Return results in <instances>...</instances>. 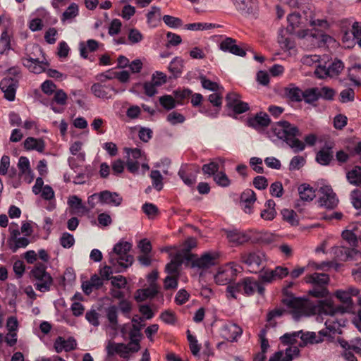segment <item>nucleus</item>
Wrapping results in <instances>:
<instances>
[{
	"label": "nucleus",
	"mask_w": 361,
	"mask_h": 361,
	"mask_svg": "<svg viewBox=\"0 0 361 361\" xmlns=\"http://www.w3.org/2000/svg\"><path fill=\"white\" fill-rule=\"evenodd\" d=\"M329 61V56L327 55H324L320 63H319L317 68L314 71V75L319 78H324L326 77H329V73L328 71L327 63Z\"/></svg>",
	"instance_id": "c9c22d12"
},
{
	"label": "nucleus",
	"mask_w": 361,
	"mask_h": 361,
	"mask_svg": "<svg viewBox=\"0 0 361 361\" xmlns=\"http://www.w3.org/2000/svg\"><path fill=\"white\" fill-rule=\"evenodd\" d=\"M92 92L97 97L108 98V93L104 89V86L99 83H94L91 87Z\"/></svg>",
	"instance_id": "338daca9"
},
{
	"label": "nucleus",
	"mask_w": 361,
	"mask_h": 361,
	"mask_svg": "<svg viewBox=\"0 0 361 361\" xmlns=\"http://www.w3.org/2000/svg\"><path fill=\"white\" fill-rule=\"evenodd\" d=\"M300 197L303 201L310 202L315 197V190L309 184L302 183L298 188Z\"/></svg>",
	"instance_id": "7c9ffc66"
},
{
	"label": "nucleus",
	"mask_w": 361,
	"mask_h": 361,
	"mask_svg": "<svg viewBox=\"0 0 361 361\" xmlns=\"http://www.w3.org/2000/svg\"><path fill=\"white\" fill-rule=\"evenodd\" d=\"M183 68V61L180 58H174L168 67L169 71L174 78H178L182 73Z\"/></svg>",
	"instance_id": "e433bc0d"
},
{
	"label": "nucleus",
	"mask_w": 361,
	"mask_h": 361,
	"mask_svg": "<svg viewBox=\"0 0 361 361\" xmlns=\"http://www.w3.org/2000/svg\"><path fill=\"white\" fill-rule=\"evenodd\" d=\"M150 177L153 187L158 191L163 188V176L158 170L151 171Z\"/></svg>",
	"instance_id": "09e8293b"
},
{
	"label": "nucleus",
	"mask_w": 361,
	"mask_h": 361,
	"mask_svg": "<svg viewBox=\"0 0 361 361\" xmlns=\"http://www.w3.org/2000/svg\"><path fill=\"white\" fill-rule=\"evenodd\" d=\"M76 340L72 336L67 339L62 336H58L54 343V350L58 353H61L63 350L66 352L73 350L76 348Z\"/></svg>",
	"instance_id": "5701e85b"
},
{
	"label": "nucleus",
	"mask_w": 361,
	"mask_h": 361,
	"mask_svg": "<svg viewBox=\"0 0 361 361\" xmlns=\"http://www.w3.org/2000/svg\"><path fill=\"white\" fill-rule=\"evenodd\" d=\"M293 286L290 282L287 286L283 289L284 297L282 299L283 304L289 310L293 318L295 320H299L303 316H307L312 313L314 304L305 298L295 297L292 293L288 292V289Z\"/></svg>",
	"instance_id": "f03ea898"
},
{
	"label": "nucleus",
	"mask_w": 361,
	"mask_h": 361,
	"mask_svg": "<svg viewBox=\"0 0 361 361\" xmlns=\"http://www.w3.org/2000/svg\"><path fill=\"white\" fill-rule=\"evenodd\" d=\"M200 172V167L195 164H183L179 171L178 176L183 182L188 186L192 187L197 180V174Z\"/></svg>",
	"instance_id": "9b49d317"
},
{
	"label": "nucleus",
	"mask_w": 361,
	"mask_h": 361,
	"mask_svg": "<svg viewBox=\"0 0 361 361\" xmlns=\"http://www.w3.org/2000/svg\"><path fill=\"white\" fill-rule=\"evenodd\" d=\"M271 129L278 138L284 140L295 152L305 149V143L297 138V136L300 135V131L297 126L292 125L288 121H281L274 123Z\"/></svg>",
	"instance_id": "7ed1b4c3"
},
{
	"label": "nucleus",
	"mask_w": 361,
	"mask_h": 361,
	"mask_svg": "<svg viewBox=\"0 0 361 361\" xmlns=\"http://www.w3.org/2000/svg\"><path fill=\"white\" fill-rule=\"evenodd\" d=\"M281 214L283 220L286 221L292 226L298 225V220L297 219V214L293 210L284 209L281 211Z\"/></svg>",
	"instance_id": "6e6d98bb"
},
{
	"label": "nucleus",
	"mask_w": 361,
	"mask_h": 361,
	"mask_svg": "<svg viewBox=\"0 0 361 361\" xmlns=\"http://www.w3.org/2000/svg\"><path fill=\"white\" fill-rule=\"evenodd\" d=\"M78 14V6L76 4L72 3L62 15L61 20L72 19Z\"/></svg>",
	"instance_id": "13d9d810"
},
{
	"label": "nucleus",
	"mask_w": 361,
	"mask_h": 361,
	"mask_svg": "<svg viewBox=\"0 0 361 361\" xmlns=\"http://www.w3.org/2000/svg\"><path fill=\"white\" fill-rule=\"evenodd\" d=\"M160 104L166 110H171L176 107V102L171 95H164L159 99Z\"/></svg>",
	"instance_id": "4d7b16f0"
},
{
	"label": "nucleus",
	"mask_w": 361,
	"mask_h": 361,
	"mask_svg": "<svg viewBox=\"0 0 361 361\" xmlns=\"http://www.w3.org/2000/svg\"><path fill=\"white\" fill-rule=\"evenodd\" d=\"M236 293H243V294L242 280L238 281V283L229 284L226 287V295L228 298L236 299V298H237Z\"/></svg>",
	"instance_id": "c03bdc74"
},
{
	"label": "nucleus",
	"mask_w": 361,
	"mask_h": 361,
	"mask_svg": "<svg viewBox=\"0 0 361 361\" xmlns=\"http://www.w3.org/2000/svg\"><path fill=\"white\" fill-rule=\"evenodd\" d=\"M132 245L127 241H119L113 248L110 253L109 263L113 266L118 264L119 267L126 269L132 265L133 257L128 254Z\"/></svg>",
	"instance_id": "20e7f679"
},
{
	"label": "nucleus",
	"mask_w": 361,
	"mask_h": 361,
	"mask_svg": "<svg viewBox=\"0 0 361 361\" xmlns=\"http://www.w3.org/2000/svg\"><path fill=\"white\" fill-rule=\"evenodd\" d=\"M142 212L148 216L149 218H153L158 214V208L157 207L152 204L146 202L142 207Z\"/></svg>",
	"instance_id": "69168bd1"
},
{
	"label": "nucleus",
	"mask_w": 361,
	"mask_h": 361,
	"mask_svg": "<svg viewBox=\"0 0 361 361\" xmlns=\"http://www.w3.org/2000/svg\"><path fill=\"white\" fill-rule=\"evenodd\" d=\"M242 285L243 294L245 295H252L256 291L257 281L254 280L252 278L247 277L242 280Z\"/></svg>",
	"instance_id": "58836bf2"
},
{
	"label": "nucleus",
	"mask_w": 361,
	"mask_h": 361,
	"mask_svg": "<svg viewBox=\"0 0 361 361\" xmlns=\"http://www.w3.org/2000/svg\"><path fill=\"white\" fill-rule=\"evenodd\" d=\"M228 241L235 245L243 244L250 240V236L245 231L237 228L225 229Z\"/></svg>",
	"instance_id": "4be33fe9"
},
{
	"label": "nucleus",
	"mask_w": 361,
	"mask_h": 361,
	"mask_svg": "<svg viewBox=\"0 0 361 361\" xmlns=\"http://www.w3.org/2000/svg\"><path fill=\"white\" fill-rule=\"evenodd\" d=\"M301 16L299 13H293L287 17L288 25L286 27V32L293 34L295 27H298Z\"/></svg>",
	"instance_id": "a19ab883"
},
{
	"label": "nucleus",
	"mask_w": 361,
	"mask_h": 361,
	"mask_svg": "<svg viewBox=\"0 0 361 361\" xmlns=\"http://www.w3.org/2000/svg\"><path fill=\"white\" fill-rule=\"evenodd\" d=\"M242 329L233 322L226 323L221 329V336L228 341H236L238 338L242 335Z\"/></svg>",
	"instance_id": "aec40b11"
},
{
	"label": "nucleus",
	"mask_w": 361,
	"mask_h": 361,
	"mask_svg": "<svg viewBox=\"0 0 361 361\" xmlns=\"http://www.w3.org/2000/svg\"><path fill=\"white\" fill-rule=\"evenodd\" d=\"M318 91L319 98H322L325 100H333L336 94L335 90L329 87L318 88Z\"/></svg>",
	"instance_id": "bf43d9fd"
},
{
	"label": "nucleus",
	"mask_w": 361,
	"mask_h": 361,
	"mask_svg": "<svg viewBox=\"0 0 361 361\" xmlns=\"http://www.w3.org/2000/svg\"><path fill=\"white\" fill-rule=\"evenodd\" d=\"M300 350L298 346L288 347L285 353L283 351H277L270 357L269 361H292L293 357L298 356Z\"/></svg>",
	"instance_id": "393cba45"
},
{
	"label": "nucleus",
	"mask_w": 361,
	"mask_h": 361,
	"mask_svg": "<svg viewBox=\"0 0 361 361\" xmlns=\"http://www.w3.org/2000/svg\"><path fill=\"white\" fill-rule=\"evenodd\" d=\"M44 65L49 66V63L47 62L44 63V61H40L38 59H35L33 63H31L30 68H27L34 73L39 74L45 71Z\"/></svg>",
	"instance_id": "680f3d73"
},
{
	"label": "nucleus",
	"mask_w": 361,
	"mask_h": 361,
	"mask_svg": "<svg viewBox=\"0 0 361 361\" xmlns=\"http://www.w3.org/2000/svg\"><path fill=\"white\" fill-rule=\"evenodd\" d=\"M117 307L125 317L130 318V314L133 309V304L130 301L126 299L121 300Z\"/></svg>",
	"instance_id": "3c124183"
},
{
	"label": "nucleus",
	"mask_w": 361,
	"mask_h": 361,
	"mask_svg": "<svg viewBox=\"0 0 361 361\" xmlns=\"http://www.w3.org/2000/svg\"><path fill=\"white\" fill-rule=\"evenodd\" d=\"M187 338L190 343V348L192 355H197L200 348L198 345L196 337L190 334V330L187 331Z\"/></svg>",
	"instance_id": "052dcab7"
},
{
	"label": "nucleus",
	"mask_w": 361,
	"mask_h": 361,
	"mask_svg": "<svg viewBox=\"0 0 361 361\" xmlns=\"http://www.w3.org/2000/svg\"><path fill=\"white\" fill-rule=\"evenodd\" d=\"M245 44H237V41L231 37H226L219 44L220 49L236 56L244 57L248 50Z\"/></svg>",
	"instance_id": "ddd939ff"
},
{
	"label": "nucleus",
	"mask_w": 361,
	"mask_h": 361,
	"mask_svg": "<svg viewBox=\"0 0 361 361\" xmlns=\"http://www.w3.org/2000/svg\"><path fill=\"white\" fill-rule=\"evenodd\" d=\"M349 183L354 185H361V167L355 166L346 173Z\"/></svg>",
	"instance_id": "4c0bfd02"
},
{
	"label": "nucleus",
	"mask_w": 361,
	"mask_h": 361,
	"mask_svg": "<svg viewBox=\"0 0 361 361\" xmlns=\"http://www.w3.org/2000/svg\"><path fill=\"white\" fill-rule=\"evenodd\" d=\"M240 97V95L235 92H229L226 96V107L233 114H240L250 109L249 104L241 101Z\"/></svg>",
	"instance_id": "f8f14e48"
},
{
	"label": "nucleus",
	"mask_w": 361,
	"mask_h": 361,
	"mask_svg": "<svg viewBox=\"0 0 361 361\" xmlns=\"http://www.w3.org/2000/svg\"><path fill=\"white\" fill-rule=\"evenodd\" d=\"M23 144L26 150H36L42 152L44 149V142L42 139L29 137L24 141Z\"/></svg>",
	"instance_id": "473e14b6"
},
{
	"label": "nucleus",
	"mask_w": 361,
	"mask_h": 361,
	"mask_svg": "<svg viewBox=\"0 0 361 361\" xmlns=\"http://www.w3.org/2000/svg\"><path fill=\"white\" fill-rule=\"evenodd\" d=\"M351 202L353 207L361 211V191L358 189H355L350 194Z\"/></svg>",
	"instance_id": "774afa93"
},
{
	"label": "nucleus",
	"mask_w": 361,
	"mask_h": 361,
	"mask_svg": "<svg viewBox=\"0 0 361 361\" xmlns=\"http://www.w3.org/2000/svg\"><path fill=\"white\" fill-rule=\"evenodd\" d=\"M30 274L35 281L34 286L37 290L45 293L51 290L53 278L47 271V267L44 264H37L31 270Z\"/></svg>",
	"instance_id": "39448f33"
},
{
	"label": "nucleus",
	"mask_w": 361,
	"mask_h": 361,
	"mask_svg": "<svg viewBox=\"0 0 361 361\" xmlns=\"http://www.w3.org/2000/svg\"><path fill=\"white\" fill-rule=\"evenodd\" d=\"M271 123L269 116L263 111L257 113L255 116L249 118L247 125L258 131L264 130Z\"/></svg>",
	"instance_id": "6ab92c4d"
},
{
	"label": "nucleus",
	"mask_w": 361,
	"mask_h": 361,
	"mask_svg": "<svg viewBox=\"0 0 361 361\" xmlns=\"http://www.w3.org/2000/svg\"><path fill=\"white\" fill-rule=\"evenodd\" d=\"M257 200L255 192L251 189L244 190L240 197V204L246 214L253 212V205Z\"/></svg>",
	"instance_id": "a211bd4d"
},
{
	"label": "nucleus",
	"mask_w": 361,
	"mask_h": 361,
	"mask_svg": "<svg viewBox=\"0 0 361 361\" xmlns=\"http://www.w3.org/2000/svg\"><path fill=\"white\" fill-rule=\"evenodd\" d=\"M301 334V331L286 333L280 337V341L283 345H294Z\"/></svg>",
	"instance_id": "a18cd8bd"
},
{
	"label": "nucleus",
	"mask_w": 361,
	"mask_h": 361,
	"mask_svg": "<svg viewBox=\"0 0 361 361\" xmlns=\"http://www.w3.org/2000/svg\"><path fill=\"white\" fill-rule=\"evenodd\" d=\"M137 293L138 295L136 296V299L145 300L155 297L159 293V287L157 283H150L148 288L139 290Z\"/></svg>",
	"instance_id": "c756f323"
},
{
	"label": "nucleus",
	"mask_w": 361,
	"mask_h": 361,
	"mask_svg": "<svg viewBox=\"0 0 361 361\" xmlns=\"http://www.w3.org/2000/svg\"><path fill=\"white\" fill-rule=\"evenodd\" d=\"M99 47V42L94 39H88L86 44L81 42L79 44L80 56L83 59H87V50L90 52L95 51Z\"/></svg>",
	"instance_id": "72a5a7b5"
},
{
	"label": "nucleus",
	"mask_w": 361,
	"mask_h": 361,
	"mask_svg": "<svg viewBox=\"0 0 361 361\" xmlns=\"http://www.w3.org/2000/svg\"><path fill=\"white\" fill-rule=\"evenodd\" d=\"M68 204L76 214H84L88 212V209L83 204L82 200L76 195H73L69 197Z\"/></svg>",
	"instance_id": "2f4dec72"
},
{
	"label": "nucleus",
	"mask_w": 361,
	"mask_h": 361,
	"mask_svg": "<svg viewBox=\"0 0 361 361\" xmlns=\"http://www.w3.org/2000/svg\"><path fill=\"white\" fill-rule=\"evenodd\" d=\"M236 9L245 16H254L257 10V0H234Z\"/></svg>",
	"instance_id": "f3484780"
},
{
	"label": "nucleus",
	"mask_w": 361,
	"mask_h": 361,
	"mask_svg": "<svg viewBox=\"0 0 361 361\" xmlns=\"http://www.w3.org/2000/svg\"><path fill=\"white\" fill-rule=\"evenodd\" d=\"M238 270L232 263L219 268L214 276L215 282L219 285H226L232 281L237 276Z\"/></svg>",
	"instance_id": "2eb2a0df"
},
{
	"label": "nucleus",
	"mask_w": 361,
	"mask_h": 361,
	"mask_svg": "<svg viewBox=\"0 0 361 361\" xmlns=\"http://www.w3.org/2000/svg\"><path fill=\"white\" fill-rule=\"evenodd\" d=\"M318 314L320 315L330 316V318L326 319L325 322L326 328L322 329L327 330V334L324 338L326 337L332 338L336 334H342L341 327L345 326L348 322L347 319L343 317V314Z\"/></svg>",
	"instance_id": "0eeeda50"
},
{
	"label": "nucleus",
	"mask_w": 361,
	"mask_h": 361,
	"mask_svg": "<svg viewBox=\"0 0 361 361\" xmlns=\"http://www.w3.org/2000/svg\"><path fill=\"white\" fill-rule=\"evenodd\" d=\"M319 99L318 87L307 88L303 91L302 99L305 103L312 104Z\"/></svg>",
	"instance_id": "ea45409f"
},
{
	"label": "nucleus",
	"mask_w": 361,
	"mask_h": 361,
	"mask_svg": "<svg viewBox=\"0 0 361 361\" xmlns=\"http://www.w3.org/2000/svg\"><path fill=\"white\" fill-rule=\"evenodd\" d=\"M60 245L66 249H68L75 244V238L73 235L68 232L61 234L59 238Z\"/></svg>",
	"instance_id": "5fc2aeb1"
},
{
	"label": "nucleus",
	"mask_w": 361,
	"mask_h": 361,
	"mask_svg": "<svg viewBox=\"0 0 361 361\" xmlns=\"http://www.w3.org/2000/svg\"><path fill=\"white\" fill-rule=\"evenodd\" d=\"M100 203L118 207L121 205L123 198L115 192L104 190L99 192Z\"/></svg>",
	"instance_id": "a878e982"
},
{
	"label": "nucleus",
	"mask_w": 361,
	"mask_h": 361,
	"mask_svg": "<svg viewBox=\"0 0 361 361\" xmlns=\"http://www.w3.org/2000/svg\"><path fill=\"white\" fill-rule=\"evenodd\" d=\"M308 293L312 297L322 298L329 295V290L326 286L312 285V288L308 290Z\"/></svg>",
	"instance_id": "49530a36"
},
{
	"label": "nucleus",
	"mask_w": 361,
	"mask_h": 361,
	"mask_svg": "<svg viewBox=\"0 0 361 361\" xmlns=\"http://www.w3.org/2000/svg\"><path fill=\"white\" fill-rule=\"evenodd\" d=\"M219 166L214 161H211L209 164H204L202 167V171L204 175L207 177L214 176L219 171Z\"/></svg>",
	"instance_id": "864d4df0"
},
{
	"label": "nucleus",
	"mask_w": 361,
	"mask_h": 361,
	"mask_svg": "<svg viewBox=\"0 0 361 361\" xmlns=\"http://www.w3.org/2000/svg\"><path fill=\"white\" fill-rule=\"evenodd\" d=\"M67 99L68 96L63 90H56L51 102L63 106L66 104Z\"/></svg>",
	"instance_id": "e2e57ef3"
},
{
	"label": "nucleus",
	"mask_w": 361,
	"mask_h": 361,
	"mask_svg": "<svg viewBox=\"0 0 361 361\" xmlns=\"http://www.w3.org/2000/svg\"><path fill=\"white\" fill-rule=\"evenodd\" d=\"M29 243L30 241L27 238L20 237L16 238L13 242L10 243L8 245L12 252H16L18 249L26 247Z\"/></svg>",
	"instance_id": "de8ad7c7"
},
{
	"label": "nucleus",
	"mask_w": 361,
	"mask_h": 361,
	"mask_svg": "<svg viewBox=\"0 0 361 361\" xmlns=\"http://www.w3.org/2000/svg\"><path fill=\"white\" fill-rule=\"evenodd\" d=\"M319 192L321 196L319 198V203L321 207L327 209H334L338 203L336 195L334 192L332 188L329 185H324L319 188Z\"/></svg>",
	"instance_id": "4468645a"
},
{
	"label": "nucleus",
	"mask_w": 361,
	"mask_h": 361,
	"mask_svg": "<svg viewBox=\"0 0 361 361\" xmlns=\"http://www.w3.org/2000/svg\"><path fill=\"white\" fill-rule=\"evenodd\" d=\"M213 179L216 185L222 188H227L231 185V180L227 175L222 171H218Z\"/></svg>",
	"instance_id": "8fccbe9b"
},
{
	"label": "nucleus",
	"mask_w": 361,
	"mask_h": 361,
	"mask_svg": "<svg viewBox=\"0 0 361 361\" xmlns=\"http://www.w3.org/2000/svg\"><path fill=\"white\" fill-rule=\"evenodd\" d=\"M18 80L12 77H6L0 82V88L4 93V97L8 101H13L16 98V89Z\"/></svg>",
	"instance_id": "dca6fc26"
},
{
	"label": "nucleus",
	"mask_w": 361,
	"mask_h": 361,
	"mask_svg": "<svg viewBox=\"0 0 361 361\" xmlns=\"http://www.w3.org/2000/svg\"><path fill=\"white\" fill-rule=\"evenodd\" d=\"M166 120L171 124V125H176L178 123H183L185 118V116L176 111H172L171 113L169 114L166 118Z\"/></svg>",
	"instance_id": "0e129e2a"
},
{
	"label": "nucleus",
	"mask_w": 361,
	"mask_h": 361,
	"mask_svg": "<svg viewBox=\"0 0 361 361\" xmlns=\"http://www.w3.org/2000/svg\"><path fill=\"white\" fill-rule=\"evenodd\" d=\"M185 258L187 262H191L192 268L200 269H208L216 262V257L210 253H204L200 257L193 254H188L185 255Z\"/></svg>",
	"instance_id": "9d476101"
},
{
	"label": "nucleus",
	"mask_w": 361,
	"mask_h": 361,
	"mask_svg": "<svg viewBox=\"0 0 361 361\" xmlns=\"http://www.w3.org/2000/svg\"><path fill=\"white\" fill-rule=\"evenodd\" d=\"M327 334V330H320L317 335L314 332H306L304 333L301 331V334L299 336L301 341L298 343V345L303 347L308 343H319L324 340V336Z\"/></svg>",
	"instance_id": "412c9836"
},
{
	"label": "nucleus",
	"mask_w": 361,
	"mask_h": 361,
	"mask_svg": "<svg viewBox=\"0 0 361 361\" xmlns=\"http://www.w3.org/2000/svg\"><path fill=\"white\" fill-rule=\"evenodd\" d=\"M106 351L109 356L118 354L121 357L126 358L130 353H132V348L128 344L109 342L106 346Z\"/></svg>",
	"instance_id": "b1692460"
},
{
	"label": "nucleus",
	"mask_w": 361,
	"mask_h": 361,
	"mask_svg": "<svg viewBox=\"0 0 361 361\" xmlns=\"http://www.w3.org/2000/svg\"><path fill=\"white\" fill-rule=\"evenodd\" d=\"M241 261L252 273L257 274L262 267L263 263L266 261V256L260 251L245 253L241 256Z\"/></svg>",
	"instance_id": "1a4fd4ad"
},
{
	"label": "nucleus",
	"mask_w": 361,
	"mask_h": 361,
	"mask_svg": "<svg viewBox=\"0 0 361 361\" xmlns=\"http://www.w3.org/2000/svg\"><path fill=\"white\" fill-rule=\"evenodd\" d=\"M130 342L128 345L131 347L132 353H136L140 350V342L142 338V334L140 328L135 327L134 329L130 328L128 333Z\"/></svg>",
	"instance_id": "bb28decb"
},
{
	"label": "nucleus",
	"mask_w": 361,
	"mask_h": 361,
	"mask_svg": "<svg viewBox=\"0 0 361 361\" xmlns=\"http://www.w3.org/2000/svg\"><path fill=\"white\" fill-rule=\"evenodd\" d=\"M336 296L343 305H334L330 300H319L314 304L312 313L342 315L353 311V302L349 291L338 290Z\"/></svg>",
	"instance_id": "f257e3e1"
},
{
	"label": "nucleus",
	"mask_w": 361,
	"mask_h": 361,
	"mask_svg": "<svg viewBox=\"0 0 361 361\" xmlns=\"http://www.w3.org/2000/svg\"><path fill=\"white\" fill-rule=\"evenodd\" d=\"M259 279L262 283H272L277 279H282L289 274L288 269L286 267L277 266L274 269L265 268L262 266V269L257 272Z\"/></svg>",
	"instance_id": "6e6552de"
},
{
	"label": "nucleus",
	"mask_w": 361,
	"mask_h": 361,
	"mask_svg": "<svg viewBox=\"0 0 361 361\" xmlns=\"http://www.w3.org/2000/svg\"><path fill=\"white\" fill-rule=\"evenodd\" d=\"M327 67L329 77H334L338 75L342 71L344 68V65L341 60L336 59L331 63L328 62Z\"/></svg>",
	"instance_id": "79ce46f5"
},
{
	"label": "nucleus",
	"mask_w": 361,
	"mask_h": 361,
	"mask_svg": "<svg viewBox=\"0 0 361 361\" xmlns=\"http://www.w3.org/2000/svg\"><path fill=\"white\" fill-rule=\"evenodd\" d=\"M106 314L111 326L115 328L118 326V307L116 305H110L106 310Z\"/></svg>",
	"instance_id": "37998d69"
},
{
	"label": "nucleus",
	"mask_w": 361,
	"mask_h": 361,
	"mask_svg": "<svg viewBox=\"0 0 361 361\" xmlns=\"http://www.w3.org/2000/svg\"><path fill=\"white\" fill-rule=\"evenodd\" d=\"M306 282L315 286H326L329 281V275L324 273H313L306 276Z\"/></svg>",
	"instance_id": "c85d7f7f"
},
{
	"label": "nucleus",
	"mask_w": 361,
	"mask_h": 361,
	"mask_svg": "<svg viewBox=\"0 0 361 361\" xmlns=\"http://www.w3.org/2000/svg\"><path fill=\"white\" fill-rule=\"evenodd\" d=\"M305 142L309 146L319 145V151L315 158H334L335 143L329 137H324L317 139L314 134H309L305 137Z\"/></svg>",
	"instance_id": "423d86ee"
},
{
	"label": "nucleus",
	"mask_w": 361,
	"mask_h": 361,
	"mask_svg": "<svg viewBox=\"0 0 361 361\" xmlns=\"http://www.w3.org/2000/svg\"><path fill=\"white\" fill-rule=\"evenodd\" d=\"M283 92L286 97L291 102H300L302 100L303 91L294 84H290L286 87Z\"/></svg>",
	"instance_id": "cd10ccee"
},
{
	"label": "nucleus",
	"mask_w": 361,
	"mask_h": 361,
	"mask_svg": "<svg viewBox=\"0 0 361 361\" xmlns=\"http://www.w3.org/2000/svg\"><path fill=\"white\" fill-rule=\"evenodd\" d=\"M11 49V37L7 30L2 32L0 37V54H3Z\"/></svg>",
	"instance_id": "603ef678"
},
{
	"label": "nucleus",
	"mask_w": 361,
	"mask_h": 361,
	"mask_svg": "<svg viewBox=\"0 0 361 361\" xmlns=\"http://www.w3.org/2000/svg\"><path fill=\"white\" fill-rule=\"evenodd\" d=\"M18 166L20 170L19 176L24 177L25 180L30 182L33 179V177L32 176L29 159H19Z\"/></svg>",
	"instance_id": "f704fd0d"
}]
</instances>
